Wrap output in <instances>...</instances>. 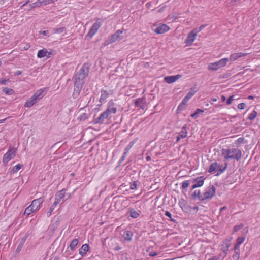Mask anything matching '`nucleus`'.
Segmentation results:
<instances>
[{
    "label": "nucleus",
    "instance_id": "27",
    "mask_svg": "<svg viewBox=\"0 0 260 260\" xmlns=\"http://www.w3.org/2000/svg\"><path fill=\"white\" fill-rule=\"evenodd\" d=\"M66 30L65 27H61L59 28H55L53 29V32L54 34H61Z\"/></svg>",
    "mask_w": 260,
    "mask_h": 260
},
{
    "label": "nucleus",
    "instance_id": "35",
    "mask_svg": "<svg viewBox=\"0 0 260 260\" xmlns=\"http://www.w3.org/2000/svg\"><path fill=\"white\" fill-rule=\"evenodd\" d=\"M228 164L227 162H226V163H225L224 166L223 167L221 166L218 171L217 175H219V174H221V173H222L226 169V168L228 167Z\"/></svg>",
    "mask_w": 260,
    "mask_h": 260
},
{
    "label": "nucleus",
    "instance_id": "49",
    "mask_svg": "<svg viewBox=\"0 0 260 260\" xmlns=\"http://www.w3.org/2000/svg\"><path fill=\"white\" fill-rule=\"evenodd\" d=\"M157 255V253L154 251H152L149 253V255L151 257H153Z\"/></svg>",
    "mask_w": 260,
    "mask_h": 260
},
{
    "label": "nucleus",
    "instance_id": "56",
    "mask_svg": "<svg viewBox=\"0 0 260 260\" xmlns=\"http://www.w3.org/2000/svg\"><path fill=\"white\" fill-rule=\"evenodd\" d=\"M226 207L225 206L222 207L220 209V212H221L224 210L226 209Z\"/></svg>",
    "mask_w": 260,
    "mask_h": 260
},
{
    "label": "nucleus",
    "instance_id": "22",
    "mask_svg": "<svg viewBox=\"0 0 260 260\" xmlns=\"http://www.w3.org/2000/svg\"><path fill=\"white\" fill-rule=\"evenodd\" d=\"M136 105L142 109L145 108V101L143 99L139 98L136 100L135 102Z\"/></svg>",
    "mask_w": 260,
    "mask_h": 260
},
{
    "label": "nucleus",
    "instance_id": "34",
    "mask_svg": "<svg viewBox=\"0 0 260 260\" xmlns=\"http://www.w3.org/2000/svg\"><path fill=\"white\" fill-rule=\"evenodd\" d=\"M192 196L193 198H198L200 200H201V198L202 197V194L201 193L200 190H195Z\"/></svg>",
    "mask_w": 260,
    "mask_h": 260
},
{
    "label": "nucleus",
    "instance_id": "55",
    "mask_svg": "<svg viewBox=\"0 0 260 260\" xmlns=\"http://www.w3.org/2000/svg\"><path fill=\"white\" fill-rule=\"evenodd\" d=\"M112 41H110V42H109V41H105V42H104V45L105 46H106V45H108L110 43H112Z\"/></svg>",
    "mask_w": 260,
    "mask_h": 260
},
{
    "label": "nucleus",
    "instance_id": "15",
    "mask_svg": "<svg viewBox=\"0 0 260 260\" xmlns=\"http://www.w3.org/2000/svg\"><path fill=\"white\" fill-rule=\"evenodd\" d=\"M247 55H248V53H242V52H240V53H235L232 54L230 55L229 59L231 61H234L238 59L239 58L245 56H246Z\"/></svg>",
    "mask_w": 260,
    "mask_h": 260
},
{
    "label": "nucleus",
    "instance_id": "60",
    "mask_svg": "<svg viewBox=\"0 0 260 260\" xmlns=\"http://www.w3.org/2000/svg\"><path fill=\"white\" fill-rule=\"evenodd\" d=\"M221 100L223 102L225 101L226 100V97L224 95H222Z\"/></svg>",
    "mask_w": 260,
    "mask_h": 260
},
{
    "label": "nucleus",
    "instance_id": "62",
    "mask_svg": "<svg viewBox=\"0 0 260 260\" xmlns=\"http://www.w3.org/2000/svg\"><path fill=\"white\" fill-rule=\"evenodd\" d=\"M6 119L7 118H5L4 119L0 120V123H3L6 120Z\"/></svg>",
    "mask_w": 260,
    "mask_h": 260
},
{
    "label": "nucleus",
    "instance_id": "4",
    "mask_svg": "<svg viewBox=\"0 0 260 260\" xmlns=\"http://www.w3.org/2000/svg\"><path fill=\"white\" fill-rule=\"evenodd\" d=\"M43 202V200L41 198L34 200L31 204L25 209L24 214L28 216L31 213L38 210Z\"/></svg>",
    "mask_w": 260,
    "mask_h": 260
},
{
    "label": "nucleus",
    "instance_id": "52",
    "mask_svg": "<svg viewBox=\"0 0 260 260\" xmlns=\"http://www.w3.org/2000/svg\"><path fill=\"white\" fill-rule=\"evenodd\" d=\"M196 113H197V114L198 115V114H199L200 113L203 112V110H201V109H197V110H196Z\"/></svg>",
    "mask_w": 260,
    "mask_h": 260
},
{
    "label": "nucleus",
    "instance_id": "8",
    "mask_svg": "<svg viewBox=\"0 0 260 260\" xmlns=\"http://www.w3.org/2000/svg\"><path fill=\"white\" fill-rule=\"evenodd\" d=\"M102 20L100 19H97L96 22L92 25V26L90 28L86 37L91 39L97 32L98 29L102 26Z\"/></svg>",
    "mask_w": 260,
    "mask_h": 260
},
{
    "label": "nucleus",
    "instance_id": "28",
    "mask_svg": "<svg viewBox=\"0 0 260 260\" xmlns=\"http://www.w3.org/2000/svg\"><path fill=\"white\" fill-rule=\"evenodd\" d=\"M79 242L78 239H74L71 243L70 245V247L72 250H73L75 249L76 246L77 245Z\"/></svg>",
    "mask_w": 260,
    "mask_h": 260
},
{
    "label": "nucleus",
    "instance_id": "25",
    "mask_svg": "<svg viewBox=\"0 0 260 260\" xmlns=\"http://www.w3.org/2000/svg\"><path fill=\"white\" fill-rule=\"evenodd\" d=\"M59 202L58 201H57L56 199L54 201V202L53 203V204L51 206L50 209H49V211L47 212V216H50L51 215V213H52V212L54 210L55 207H56V206L59 204Z\"/></svg>",
    "mask_w": 260,
    "mask_h": 260
},
{
    "label": "nucleus",
    "instance_id": "7",
    "mask_svg": "<svg viewBox=\"0 0 260 260\" xmlns=\"http://www.w3.org/2000/svg\"><path fill=\"white\" fill-rule=\"evenodd\" d=\"M16 151V148L14 147L10 148L3 156V163L6 165L9 161L15 157Z\"/></svg>",
    "mask_w": 260,
    "mask_h": 260
},
{
    "label": "nucleus",
    "instance_id": "24",
    "mask_svg": "<svg viewBox=\"0 0 260 260\" xmlns=\"http://www.w3.org/2000/svg\"><path fill=\"white\" fill-rule=\"evenodd\" d=\"M197 91V90L196 89V88H191L190 91L185 96L186 99L190 100L194 95Z\"/></svg>",
    "mask_w": 260,
    "mask_h": 260
},
{
    "label": "nucleus",
    "instance_id": "51",
    "mask_svg": "<svg viewBox=\"0 0 260 260\" xmlns=\"http://www.w3.org/2000/svg\"><path fill=\"white\" fill-rule=\"evenodd\" d=\"M111 243L110 244L109 243H108V246L109 247V248L110 249H112V247H113V242L112 241V239H111Z\"/></svg>",
    "mask_w": 260,
    "mask_h": 260
},
{
    "label": "nucleus",
    "instance_id": "18",
    "mask_svg": "<svg viewBox=\"0 0 260 260\" xmlns=\"http://www.w3.org/2000/svg\"><path fill=\"white\" fill-rule=\"evenodd\" d=\"M205 178L203 176H200L194 178L193 180V182L198 186L200 187L203 186Z\"/></svg>",
    "mask_w": 260,
    "mask_h": 260
},
{
    "label": "nucleus",
    "instance_id": "50",
    "mask_svg": "<svg viewBox=\"0 0 260 260\" xmlns=\"http://www.w3.org/2000/svg\"><path fill=\"white\" fill-rule=\"evenodd\" d=\"M189 100L186 99V97L185 96L184 98L183 99L182 101V104L185 105Z\"/></svg>",
    "mask_w": 260,
    "mask_h": 260
},
{
    "label": "nucleus",
    "instance_id": "32",
    "mask_svg": "<svg viewBox=\"0 0 260 260\" xmlns=\"http://www.w3.org/2000/svg\"><path fill=\"white\" fill-rule=\"evenodd\" d=\"M131 216L134 218H136L139 217V213L135 210H131L130 211Z\"/></svg>",
    "mask_w": 260,
    "mask_h": 260
},
{
    "label": "nucleus",
    "instance_id": "47",
    "mask_svg": "<svg viewBox=\"0 0 260 260\" xmlns=\"http://www.w3.org/2000/svg\"><path fill=\"white\" fill-rule=\"evenodd\" d=\"M208 260H221L220 256H214L211 258L208 259Z\"/></svg>",
    "mask_w": 260,
    "mask_h": 260
},
{
    "label": "nucleus",
    "instance_id": "59",
    "mask_svg": "<svg viewBox=\"0 0 260 260\" xmlns=\"http://www.w3.org/2000/svg\"><path fill=\"white\" fill-rule=\"evenodd\" d=\"M197 187L198 186L195 184H194L191 187V190H193Z\"/></svg>",
    "mask_w": 260,
    "mask_h": 260
},
{
    "label": "nucleus",
    "instance_id": "53",
    "mask_svg": "<svg viewBox=\"0 0 260 260\" xmlns=\"http://www.w3.org/2000/svg\"><path fill=\"white\" fill-rule=\"evenodd\" d=\"M191 116L192 117V118H196L197 117H198V114L196 112L192 114L191 115Z\"/></svg>",
    "mask_w": 260,
    "mask_h": 260
},
{
    "label": "nucleus",
    "instance_id": "41",
    "mask_svg": "<svg viewBox=\"0 0 260 260\" xmlns=\"http://www.w3.org/2000/svg\"><path fill=\"white\" fill-rule=\"evenodd\" d=\"M233 100H234V95L230 96L226 101V104L228 105H230Z\"/></svg>",
    "mask_w": 260,
    "mask_h": 260
},
{
    "label": "nucleus",
    "instance_id": "39",
    "mask_svg": "<svg viewBox=\"0 0 260 260\" xmlns=\"http://www.w3.org/2000/svg\"><path fill=\"white\" fill-rule=\"evenodd\" d=\"M205 27H206V25H202L199 28L194 29L193 30L198 34L202 29H203Z\"/></svg>",
    "mask_w": 260,
    "mask_h": 260
},
{
    "label": "nucleus",
    "instance_id": "29",
    "mask_svg": "<svg viewBox=\"0 0 260 260\" xmlns=\"http://www.w3.org/2000/svg\"><path fill=\"white\" fill-rule=\"evenodd\" d=\"M108 96V93L106 91L102 90L101 91V98L100 99V101L101 102H102L103 101H105L107 98Z\"/></svg>",
    "mask_w": 260,
    "mask_h": 260
},
{
    "label": "nucleus",
    "instance_id": "31",
    "mask_svg": "<svg viewBox=\"0 0 260 260\" xmlns=\"http://www.w3.org/2000/svg\"><path fill=\"white\" fill-rule=\"evenodd\" d=\"M3 91L7 95H12L14 93V91L12 89L5 87L3 89Z\"/></svg>",
    "mask_w": 260,
    "mask_h": 260
},
{
    "label": "nucleus",
    "instance_id": "36",
    "mask_svg": "<svg viewBox=\"0 0 260 260\" xmlns=\"http://www.w3.org/2000/svg\"><path fill=\"white\" fill-rule=\"evenodd\" d=\"M123 31L118 30H117L116 33H115V40L116 39H120L121 38H122V36H121V35L123 34Z\"/></svg>",
    "mask_w": 260,
    "mask_h": 260
},
{
    "label": "nucleus",
    "instance_id": "33",
    "mask_svg": "<svg viewBox=\"0 0 260 260\" xmlns=\"http://www.w3.org/2000/svg\"><path fill=\"white\" fill-rule=\"evenodd\" d=\"M257 115V112H256L255 110H253L252 111V112L248 116V119L250 120H253L255 118Z\"/></svg>",
    "mask_w": 260,
    "mask_h": 260
},
{
    "label": "nucleus",
    "instance_id": "13",
    "mask_svg": "<svg viewBox=\"0 0 260 260\" xmlns=\"http://www.w3.org/2000/svg\"><path fill=\"white\" fill-rule=\"evenodd\" d=\"M181 77V75H176L175 76H170L165 77L164 78L165 81L168 83L171 84L176 82L177 80L180 79Z\"/></svg>",
    "mask_w": 260,
    "mask_h": 260
},
{
    "label": "nucleus",
    "instance_id": "3",
    "mask_svg": "<svg viewBox=\"0 0 260 260\" xmlns=\"http://www.w3.org/2000/svg\"><path fill=\"white\" fill-rule=\"evenodd\" d=\"M45 90V88H42L36 91L32 96L26 100L24 104V107L30 108L37 103L39 100L41 99L44 96V94L43 93Z\"/></svg>",
    "mask_w": 260,
    "mask_h": 260
},
{
    "label": "nucleus",
    "instance_id": "43",
    "mask_svg": "<svg viewBox=\"0 0 260 260\" xmlns=\"http://www.w3.org/2000/svg\"><path fill=\"white\" fill-rule=\"evenodd\" d=\"M39 34L44 36H49V32L48 30L40 31Z\"/></svg>",
    "mask_w": 260,
    "mask_h": 260
},
{
    "label": "nucleus",
    "instance_id": "21",
    "mask_svg": "<svg viewBox=\"0 0 260 260\" xmlns=\"http://www.w3.org/2000/svg\"><path fill=\"white\" fill-rule=\"evenodd\" d=\"M245 239L244 237H239L236 240V243L234 246V250H239L240 245L243 243Z\"/></svg>",
    "mask_w": 260,
    "mask_h": 260
},
{
    "label": "nucleus",
    "instance_id": "63",
    "mask_svg": "<svg viewBox=\"0 0 260 260\" xmlns=\"http://www.w3.org/2000/svg\"><path fill=\"white\" fill-rule=\"evenodd\" d=\"M243 140V139L242 138H239L238 139V141L239 142H241V141H242Z\"/></svg>",
    "mask_w": 260,
    "mask_h": 260
},
{
    "label": "nucleus",
    "instance_id": "61",
    "mask_svg": "<svg viewBox=\"0 0 260 260\" xmlns=\"http://www.w3.org/2000/svg\"><path fill=\"white\" fill-rule=\"evenodd\" d=\"M30 2V0H27V1L26 2V3L25 4H24L22 6H25V5H26L27 4H28V3H29Z\"/></svg>",
    "mask_w": 260,
    "mask_h": 260
},
{
    "label": "nucleus",
    "instance_id": "46",
    "mask_svg": "<svg viewBox=\"0 0 260 260\" xmlns=\"http://www.w3.org/2000/svg\"><path fill=\"white\" fill-rule=\"evenodd\" d=\"M9 80L8 79H0V83L6 85Z\"/></svg>",
    "mask_w": 260,
    "mask_h": 260
},
{
    "label": "nucleus",
    "instance_id": "5",
    "mask_svg": "<svg viewBox=\"0 0 260 260\" xmlns=\"http://www.w3.org/2000/svg\"><path fill=\"white\" fill-rule=\"evenodd\" d=\"M114 113V107L110 106L105 112L101 113L100 116L93 120L94 124L102 123L104 119L108 118L110 114Z\"/></svg>",
    "mask_w": 260,
    "mask_h": 260
},
{
    "label": "nucleus",
    "instance_id": "37",
    "mask_svg": "<svg viewBox=\"0 0 260 260\" xmlns=\"http://www.w3.org/2000/svg\"><path fill=\"white\" fill-rule=\"evenodd\" d=\"M190 184V182L189 180H185L182 182V189H186L188 187L189 185Z\"/></svg>",
    "mask_w": 260,
    "mask_h": 260
},
{
    "label": "nucleus",
    "instance_id": "38",
    "mask_svg": "<svg viewBox=\"0 0 260 260\" xmlns=\"http://www.w3.org/2000/svg\"><path fill=\"white\" fill-rule=\"evenodd\" d=\"M88 114H87L86 113H83L80 116V117L78 118V119L80 121H84L88 118Z\"/></svg>",
    "mask_w": 260,
    "mask_h": 260
},
{
    "label": "nucleus",
    "instance_id": "57",
    "mask_svg": "<svg viewBox=\"0 0 260 260\" xmlns=\"http://www.w3.org/2000/svg\"><path fill=\"white\" fill-rule=\"evenodd\" d=\"M238 257H239V255H238L237 253H236L235 255H234L233 256V258H234V259H238Z\"/></svg>",
    "mask_w": 260,
    "mask_h": 260
},
{
    "label": "nucleus",
    "instance_id": "30",
    "mask_svg": "<svg viewBox=\"0 0 260 260\" xmlns=\"http://www.w3.org/2000/svg\"><path fill=\"white\" fill-rule=\"evenodd\" d=\"M23 167V165L18 164L15 166L11 170V172L14 173L18 172L22 167Z\"/></svg>",
    "mask_w": 260,
    "mask_h": 260
},
{
    "label": "nucleus",
    "instance_id": "9",
    "mask_svg": "<svg viewBox=\"0 0 260 260\" xmlns=\"http://www.w3.org/2000/svg\"><path fill=\"white\" fill-rule=\"evenodd\" d=\"M215 193V188L214 186H210L206 188L205 192L202 194V197L201 198V201L206 199H211Z\"/></svg>",
    "mask_w": 260,
    "mask_h": 260
},
{
    "label": "nucleus",
    "instance_id": "64",
    "mask_svg": "<svg viewBox=\"0 0 260 260\" xmlns=\"http://www.w3.org/2000/svg\"><path fill=\"white\" fill-rule=\"evenodd\" d=\"M253 98H254L253 96L252 95H250L248 96L249 99H253Z\"/></svg>",
    "mask_w": 260,
    "mask_h": 260
},
{
    "label": "nucleus",
    "instance_id": "16",
    "mask_svg": "<svg viewBox=\"0 0 260 260\" xmlns=\"http://www.w3.org/2000/svg\"><path fill=\"white\" fill-rule=\"evenodd\" d=\"M121 235L125 240L131 241L132 240L133 234L130 231L124 230L121 233Z\"/></svg>",
    "mask_w": 260,
    "mask_h": 260
},
{
    "label": "nucleus",
    "instance_id": "23",
    "mask_svg": "<svg viewBox=\"0 0 260 260\" xmlns=\"http://www.w3.org/2000/svg\"><path fill=\"white\" fill-rule=\"evenodd\" d=\"M219 167V165L217 162H213L212 163L208 169V172L209 173L214 172L218 167Z\"/></svg>",
    "mask_w": 260,
    "mask_h": 260
},
{
    "label": "nucleus",
    "instance_id": "1",
    "mask_svg": "<svg viewBox=\"0 0 260 260\" xmlns=\"http://www.w3.org/2000/svg\"><path fill=\"white\" fill-rule=\"evenodd\" d=\"M89 73V67L84 64L75 74L73 80L74 82V91L73 94L78 95L85 83V79Z\"/></svg>",
    "mask_w": 260,
    "mask_h": 260
},
{
    "label": "nucleus",
    "instance_id": "12",
    "mask_svg": "<svg viewBox=\"0 0 260 260\" xmlns=\"http://www.w3.org/2000/svg\"><path fill=\"white\" fill-rule=\"evenodd\" d=\"M170 29L169 27L166 24H163L159 25L154 29V31L157 34H162L167 32Z\"/></svg>",
    "mask_w": 260,
    "mask_h": 260
},
{
    "label": "nucleus",
    "instance_id": "11",
    "mask_svg": "<svg viewBox=\"0 0 260 260\" xmlns=\"http://www.w3.org/2000/svg\"><path fill=\"white\" fill-rule=\"evenodd\" d=\"M197 34L193 30L190 32L186 39L185 40V43L187 46H190L196 38Z\"/></svg>",
    "mask_w": 260,
    "mask_h": 260
},
{
    "label": "nucleus",
    "instance_id": "14",
    "mask_svg": "<svg viewBox=\"0 0 260 260\" xmlns=\"http://www.w3.org/2000/svg\"><path fill=\"white\" fill-rule=\"evenodd\" d=\"M187 125L185 124L182 127L181 131L177 136L176 141L178 142L181 139L185 138L187 136Z\"/></svg>",
    "mask_w": 260,
    "mask_h": 260
},
{
    "label": "nucleus",
    "instance_id": "17",
    "mask_svg": "<svg viewBox=\"0 0 260 260\" xmlns=\"http://www.w3.org/2000/svg\"><path fill=\"white\" fill-rule=\"evenodd\" d=\"M51 53L48 52L46 49H43L39 50L37 54V56L39 58H43L44 57H49Z\"/></svg>",
    "mask_w": 260,
    "mask_h": 260
},
{
    "label": "nucleus",
    "instance_id": "48",
    "mask_svg": "<svg viewBox=\"0 0 260 260\" xmlns=\"http://www.w3.org/2000/svg\"><path fill=\"white\" fill-rule=\"evenodd\" d=\"M165 215L167 216V217H169L171 220H173L171 218L172 217V215L171 214V213L169 211H166L165 212Z\"/></svg>",
    "mask_w": 260,
    "mask_h": 260
},
{
    "label": "nucleus",
    "instance_id": "19",
    "mask_svg": "<svg viewBox=\"0 0 260 260\" xmlns=\"http://www.w3.org/2000/svg\"><path fill=\"white\" fill-rule=\"evenodd\" d=\"M179 205L181 208L185 212H188L189 209V206L187 205L186 201L183 199H181L179 202Z\"/></svg>",
    "mask_w": 260,
    "mask_h": 260
},
{
    "label": "nucleus",
    "instance_id": "44",
    "mask_svg": "<svg viewBox=\"0 0 260 260\" xmlns=\"http://www.w3.org/2000/svg\"><path fill=\"white\" fill-rule=\"evenodd\" d=\"M245 106H246V105L244 103H241L238 105V108L241 110L244 109Z\"/></svg>",
    "mask_w": 260,
    "mask_h": 260
},
{
    "label": "nucleus",
    "instance_id": "20",
    "mask_svg": "<svg viewBox=\"0 0 260 260\" xmlns=\"http://www.w3.org/2000/svg\"><path fill=\"white\" fill-rule=\"evenodd\" d=\"M89 250V245L87 244H83L79 250V254L84 256L86 255L87 252Z\"/></svg>",
    "mask_w": 260,
    "mask_h": 260
},
{
    "label": "nucleus",
    "instance_id": "45",
    "mask_svg": "<svg viewBox=\"0 0 260 260\" xmlns=\"http://www.w3.org/2000/svg\"><path fill=\"white\" fill-rule=\"evenodd\" d=\"M24 241H25V239H22V241L18 245L17 250H20L21 249V248H22V246H23V245L24 244Z\"/></svg>",
    "mask_w": 260,
    "mask_h": 260
},
{
    "label": "nucleus",
    "instance_id": "26",
    "mask_svg": "<svg viewBox=\"0 0 260 260\" xmlns=\"http://www.w3.org/2000/svg\"><path fill=\"white\" fill-rule=\"evenodd\" d=\"M134 143L133 142H131L129 144L127 145V146L125 148L124 150V152L123 153V155L122 156L121 159L122 160H123L124 159L125 156L127 154V153L128 152L129 150L131 149V148L133 146Z\"/></svg>",
    "mask_w": 260,
    "mask_h": 260
},
{
    "label": "nucleus",
    "instance_id": "54",
    "mask_svg": "<svg viewBox=\"0 0 260 260\" xmlns=\"http://www.w3.org/2000/svg\"><path fill=\"white\" fill-rule=\"evenodd\" d=\"M22 74V71H17L15 73V75H21Z\"/></svg>",
    "mask_w": 260,
    "mask_h": 260
},
{
    "label": "nucleus",
    "instance_id": "58",
    "mask_svg": "<svg viewBox=\"0 0 260 260\" xmlns=\"http://www.w3.org/2000/svg\"><path fill=\"white\" fill-rule=\"evenodd\" d=\"M146 159L147 161H149L151 160V157L150 156H148L146 157Z\"/></svg>",
    "mask_w": 260,
    "mask_h": 260
},
{
    "label": "nucleus",
    "instance_id": "42",
    "mask_svg": "<svg viewBox=\"0 0 260 260\" xmlns=\"http://www.w3.org/2000/svg\"><path fill=\"white\" fill-rule=\"evenodd\" d=\"M137 187V182L136 181L133 182L130 185V188L131 189H135Z\"/></svg>",
    "mask_w": 260,
    "mask_h": 260
},
{
    "label": "nucleus",
    "instance_id": "6",
    "mask_svg": "<svg viewBox=\"0 0 260 260\" xmlns=\"http://www.w3.org/2000/svg\"><path fill=\"white\" fill-rule=\"evenodd\" d=\"M229 59L228 58H222L218 61L209 63L208 69L211 71H217L219 69L225 67Z\"/></svg>",
    "mask_w": 260,
    "mask_h": 260
},
{
    "label": "nucleus",
    "instance_id": "40",
    "mask_svg": "<svg viewBox=\"0 0 260 260\" xmlns=\"http://www.w3.org/2000/svg\"><path fill=\"white\" fill-rule=\"evenodd\" d=\"M243 225L242 224H239V225H235L234 227V229H233V232L235 233V232H237L238 231H239V230L241 229L242 228H243Z\"/></svg>",
    "mask_w": 260,
    "mask_h": 260
},
{
    "label": "nucleus",
    "instance_id": "10",
    "mask_svg": "<svg viewBox=\"0 0 260 260\" xmlns=\"http://www.w3.org/2000/svg\"><path fill=\"white\" fill-rule=\"evenodd\" d=\"M70 193H66V190L62 189L57 193L55 199L60 203L61 200L63 201H66L70 198Z\"/></svg>",
    "mask_w": 260,
    "mask_h": 260
},
{
    "label": "nucleus",
    "instance_id": "2",
    "mask_svg": "<svg viewBox=\"0 0 260 260\" xmlns=\"http://www.w3.org/2000/svg\"><path fill=\"white\" fill-rule=\"evenodd\" d=\"M221 154L226 160L235 159L238 161L241 158L242 152L238 148H223L221 150Z\"/></svg>",
    "mask_w": 260,
    "mask_h": 260
}]
</instances>
